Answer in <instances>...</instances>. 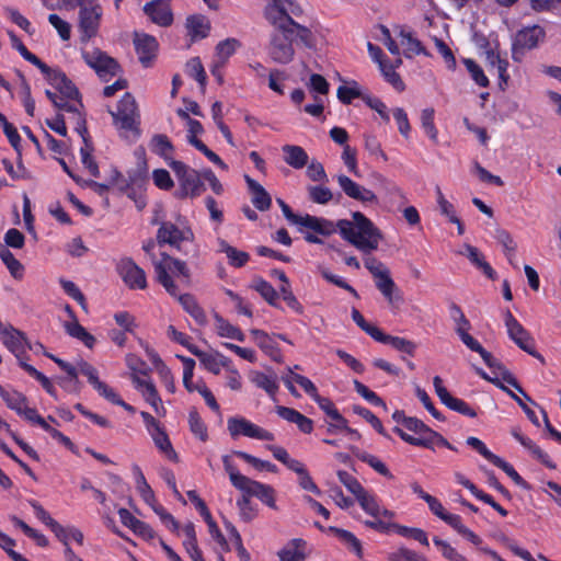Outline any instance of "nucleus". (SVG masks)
<instances>
[{
  "mask_svg": "<svg viewBox=\"0 0 561 561\" xmlns=\"http://www.w3.org/2000/svg\"><path fill=\"white\" fill-rule=\"evenodd\" d=\"M353 220L340 219L336 224L322 217L299 216L295 225L308 228L320 236H331L339 230L341 237L356 249L370 253L382 239L380 230L360 211L352 214Z\"/></svg>",
  "mask_w": 561,
  "mask_h": 561,
  "instance_id": "obj_1",
  "label": "nucleus"
},
{
  "mask_svg": "<svg viewBox=\"0 0 561 561\" xmlns=\"http://www.w3.org/2000/svg\"><path fill=\"white\" fill-rule=\"evenodd\" d=\"M302 12L300 4L294 0H272V4L265 10V15L276 30H282L287 36L296 35L305 47L313 48L316 41L311 30L298 24L289 15L291 13L299 16Z\"/></svg>",
  "mask_w": 561,
  "mask_h": 561,
  "instance_id": "obj_2",
  "label": "nucleus"
},
{
  "mask_svg": "<svg viewBox=\"0 0 561 561\" xmlns=\"http://www.w3.org/2000/svg\"><path fill=\"white\" fill-rule=\"evenodd\" d=\"M110 113L122 136L125 137V133L131 131L136 138L139 137V112L136 100L130 93L126 92L117 104V111Z\"/></svg>",
  "mask_w": 561,
  "mask_h": 561,
  "instance_id": "obj_3",
  "label": "nucleus"
},
{
  "mask_svg": "<svg viewBox=\"0 0 561 561\" xmlns=\"http://www.w3.org/2000/svg\"><path fill=\"white\" fill-rule=\"evenodd\" d=\"M169 165L175 173L179 182L175 197L181 199L186 197L193 198L199 196L205 191L201 174L196 170L178 160H172Z\"/></svg>",
  "mask_w": 561,
  "mask_h": 561,
  "instance_id": "obj_4",
  "label": "nucleus"
},
{
  "mask_svg": "<svg viewBox=\"0 0 561 561\" xmlns=\"http://www.w3.org/2000/svg\"><path fill=\"white\" fill-rule=\"evenodd\" d=\"M79 8V30L81 43H88L96 36L103 15V9L98 0H76Z\"/></svg>",
  "mask_w": 561,
  "mask_h": 561,
  "instance_id": "obj_5",
  "label": "nucleus"
},
{
  "mask_svg": "<svg viewBox=\"0 0 561 561\" xmlns=\"http://www.w3.org/2000/svg\"><path fill=\"white\" fill-rule=\"evenodd\" d=\"M504 321L510 339L524 352L543 363L542 355L536 351L534 339L508 309L504 313Z\"/></svg>",
  "mask_w": 561,
  "mask_h": 561,
  "instance_id": "obj_6",
  "label": "nucleus"
},
{
  "mask_svg": "<svg viewBox=\"0 0 561 561\" xmlns=\"http://www.w3.org/2000/svg\"><path fill=\"white\" fill-rule=\"evenodd\" d=\"M546 37L545 30L539 25L527 26L519 30L513 39L512 57L515 61H520L526 50L534 49Z\"/></svg>",
  "mask_w": 561,
  "mask_h": 561,
  "instance_id": "obj_7",
  "label": "nucleus"
},
{
  "mask_svg": "<svg viewBox=\"0 0 561 561\" xmlns=\"http://www.w3.org/2000/svg\"><path fill=\"white\" fill-rule=\"evenodd\" d=\"M294 41H299V38L296 35L287 36L282 30L274 27L268 47V55L273 61L282 65L289 64L295 56Z\"/></svg>",
  "mask_w": 561,
  "mask_h": 561,
  "instance_id": "obj_8",
  "label": "nucleus"
},
{
  "mask_svg": "<svg viewBox=\"0 0 561 561\" xmlns=\"http://www.w3.org/2000/svg\"><path fill=\"white\" fill-rule=\"evenodd\" d=\"M82 58L96 75L103 80L108 81L110 78L116 76L121 71L118 62L99 48L92 51H83Z\"/></svg>",
  "mask_w": 561,
  "mask_h": 561,
  "instance_id": "obj_9",
  "label": "nucleus"
},
{
  "mask_svg": "<svg viewBox=\"0 0 561 561\" xmlns=\"http://www.w3.org/2000/svg\"><path fill=\"white\" fill-rule=\"evenodd\" d=\"M228 431L232 437L243 435L250 438L261 440H274L275 436L273 433L251 423L244 417H230L228 420Z\"/></svg>",
  "mask_w": 561,
  "mask_h": 561,
  "instance_id": "obj_10",
  "label": "nucleus"
},
{
  "mask_svg": "<svg viewBox=\"0 0 561 561\" xmlns=\"http://www.w3.org/2000/svg\"><path fill=\"white\" fill-rule=\"evenodd\" d=\"M116 271L128 288H147V278L145 271L141 267H139L131 259H122L116 265Z\"/></svg>",
  "mask_w": 561,
  "mask_h": 561,
  "instance_id": "obj_11",
  "label": "nucleus"
},
{
  "mask_svg": "<svg viewBox=\"0 0 561 561\" xmlns=\"http://www.w3.org/2000/svg\"><path fill=\"white\" fill-rule=\"evenodd\" d=\"M193 233L191 230H181L171 221L161 222L157 231V242L160 247L169 244L181 251V242L191 240Z\"/></svg>",
  "mask_w": 561,
  "mask_h": 561,
  "instance_id": "obj_12",
  "label": "nucleus"
},
{
  "mask_svg": "<svg viewBox=\"0 0 561 561\" xmlns=\"http://www.w3.org/2000/svg\"><path fill=\"white\" fill-rule=\"evenodd\" d=\"M433 385L437 397L448 409L469 417L477 416L474 409H472L467 402L449 393V391L444 387L443 379L439 376L434 377Z\"/></svg>",
  "mask_w": 561,
  "mask_h": 561,
  "instance_id": "obj_13",
  "label": "nucleus"
},
{
  "mask_svg": "<svg viewBox=\"0 0 561 561\" xmlns=\"http://www.w3.org/2000/svg\"><path fill=\"white\" fill-rule=\"evenodd\" d=\"M336 181L347 197L358 201L363 204H376L378 202L376 194L371 190L359 185L347 175L339 174L336 175Z\"/></svg>",
  "mask_w": 561,
  "mask_h": 561,
  "instance_id": "obj_14",
  "label": "nucleus"
},
{
  "mask_svg": "<svg viewBox=\"0 0 561 561\" xmlns=\"http://www.w3.org/2000/svg\"><path fill=\"white\" fill-rule=\"evenodd\" d=\"M133 42L139 61L144 67H149L159 48L157 38L146 33L134 32Z\"/></svg>",
  "mask_w": 561,
  "mask_h": 561,
  "instance_id": "obj_15",
  "label": "nucleus"
},
{
  "mask_svg": "<svg viewBox=\"0 0 561 561\" xmlns=\"http://www.w3.org/2000/svg\"><path fill=\"white\" fill-rule=\"evenodd\" d=\"M478 354L482 357L485 365L492 369H495L499 371V374L502 376V379L507 382V385L512 386L514 389H516L526 401L535 404L533 399L524 391L517 379L514 377V375L501 363L499 362L490 352H488L483 346L480 347L479 351H477Z\"/></svg>",
  "mask_w": 561,
  "mask_h": 561,
  "instance_id": "obj_16",
  "label": "nucleus"
},
{
  "mask_svg": "<svg viewBox=\"0 0 561 561\" xmlns=\"http://www.w3.org/2000/svg\"><path fill=\"white\" fill-rule=\"evenodd\" d=\"M171 0H152L144 5V12L150 21L161 27H168L173 23Z\"/></svg>",
  "mask_w": 561,
  "mask_h": 561,
  "instance_id": "obj_17",
  "label": "nucleus"
},
{
  "mask_svg": "<svg viewBox=\"0 0 561 561\" xmlns=\"http://www.w3.org/2000/svg\"><path fill=\"white\" fill-rule=\"evenodd\" d=\"M41 72L45 76L48 83L56 88L65 98L71 100L80 99L79 90L61 70L53 69L48 66V69Z\"/></svg>",
  "mask_w": 561,
  "mask_h": 561,
  "instance_id": "obj_18",
  "label": "nucleus"
},
{
  "mask_svg": "<svg viewBox=\"0 0 561 561\" xmlns=\"http://www.w3.org/2000/svg\"><path fill=\"white\" fill-rule=\"evenodd\" d=\"M0 334L2 336L3 344L16 356L18 359H20V356L24 352L27 343L25 334L22 331L14 329L12 325H4L2 322H0Z\"/></svg>",
  "mask_w": 561,
  "mask_h": 561,
  "instance_id": "obj_19",
  "label": "nucleus"
},
{
  "mask_svg": "<svg viewBox=\"0 0 561 561\" xmlns=\"http://www.w3.org/2000/svg\"><path fill=\"white\" fill-rule=\"evenodd\" d=\"M374 278L377 289L382 294V296L390 305H394L397 302L402 301L400 290L398 289L396 283L391 278L389 270Z\"/></svg>",
  "mask_w": 561,
  "mask_h": 561,
  "instance_id": "obj_20",
  "label": "nucleus"
},
{
  "mask_svg": "<svg viewBox=\"0 0 561 561\" xmlns=\"http://www.w3.org/2000/svg\"><path fill=\"white\" fill-rule=\"evenodd\" d=\"M250 333L253 336L256 345L267 356H270L276 363L283 362L282 352H280L277 343L273 340L272 336H270L266 332L259 330V329H253L250 331Z\"/></svg>",
  "mask_w": 561,
  "mask_h": 561,
  "instance_id": "obj_21",
  "label": "nucleus"
},
{
  "mask_svg": "<svg viewBox=\"0 0 561 561\" xmlns=\"http://www.w3.org/2000/svg\"><path fill=\"white\" fill-rule=\"evenodd\" d=\"M114 173L117 179H122L119 191L126 192L130 187L141 186L145 183L148 176V165L147 162H142L141 165L137 164L135 169L127 172L128 178H125L117 169H114Z\"/></svg>",
  "mask_w": 561,
  "mask_h": 561,
  "instance_id": "obj_22",
  "label": "nucleus"
},
{
  "mask_svg": "<svg viewBox=\"0 0 561 561\" xmlns=\"http://www.w3.org/2000/svg\"><path fill=\"white\" fill-rule=\"evenodd\" d=\"M185 26L192 42L206 38L210 32V22L203 14H193L187 16Z\"/></svg>",
  "mask_w": 561,
  "mask_h": 561,
  "instance_id": "obj_23",
  "label": "nucleus"
},
{
  "mask_svg": "<svg viewBox=\"0 0 561 561\" xmlns=\"http://www.w3.org/2000/svg\"><path fill=\"white\" fill-rule=\"evenodd\" d=\"M45 356L50 358L54 363H56L67 374V377L58 378V383L66 390H70V388L66 383H67V381L72 382L73 390L76 392H79L81 389V386H80V381L78 379V365L73 366L72 364H70L50 353H45Z\"/></svg>",
  "mask_w": 561,
  "mask_h": 561,
  "instance_id": "obj_24",
  "label": "nucleus"
},
{
  "mask_svg": "<svg viewBox=\"0 0 561 561\" xmlns=\"http://www.w3.org/2000/svg\"><path fill=\"white\" fill-rule=\"evenodd\" d=\"M513 437L518 440L526 449L530 451L533 457L539 460L543 466L549 469H556V463L550 459L549 455L545 453L538 445H536L530 438L524 436L518 428L512 430Z\"/></svg>",
  "mask_w": 561,
  "mask_h": 561,
  "instance_id": "obj_25",
  "label": "nucleus"
},
{
  "mask_svg": "<svg viewBox=\"0 0 561 561\" xmlns=\"http://www.w3.org/2000/svg\"><path fill=\"white\" fill-rule=\"evenodd\" d=\"M249 191L252 194V204L261 211L268 210L272 205V198L266 190L249 175H244Z\"/></svg>",
  "mask_w": 561,
  "mask_h": 561,
  "instance_id": "obj_26",
  "label": "nucleus"
},
{
  "mask_svg": "<svg viewBox=\"0 0 561 561\" xmlns=\"http://www.w3.org/2000/svg\"><path fill=\"white\" fill-rule=\"evenodd\" d=\"M307 542L301 538L291 539L283 549L278 551L280 561H305L306 553L304 549Z\"/></svg>",
  "mask_w": 561,
  "mask_h": 561,
  "instance_id": "obj_27",
  "label": "nucleus"
},
{
  "mask_svg": "<svg viewBox=\"0 0 561 561\" xmlns=\"http://www.w3.org/2000/svg\"><path fill=\"white\" fill-rule=\"evenodd\" d=\"M150 436L152 437L156 447L163 453L168 459H170L173 462L179 461V457L176 451L174 450L168 434L160 426H156L153 431L149 432Z\"/></svg>",
  "mask_w": 561,
  "mask_h": 561,
  "instance_id": "obj_28",
  "label": "nucleus"
},
{
  "mask_svg": "<svg viewBox=\"0 0 561 561\" xmlns=\"http://www.w3.org/2000/svg\"><path fill=\"white\" fill-rule=\"evenodd\" d=\"M466 252H460L468 257V260L479 270L483 272V274L494 280L496 278V273L492 268V266L484 260L483 254L478 250V248L465 244Z\"/></svg>",
  "mask_w": 561,
  "mask_h": 561,
  "instance_id": "obj_29",
  "label": "nucleus"
},
{
  "mask_svg": "<svg viewBox=\"0 0 561 561\" xmlns=\"http://www.w3.org/2000/svg\"><path fill=\"white\" fill-rule=\"evenodd\" d=\"M375 341L382 343V344H389L394 350L409 354L411 356L414 355L416 350V344L410 340H407L404 337L400 336H393L390 334H386L380 330L379 334L376 336Z\"/></svg>",
  "mask_w": 561,
  "mask_h": 561,
  "instance_id": "obj_30",
  "label": "nucleus"
},
{
  "mask_svg": "<svg viewBox=\"0 0 561 561\" xmlns=\"http://www.w3.org/2000/svg\"><path fill=\"white\" fill-rule=\"evenodd\" d=\"M283 152L285 162L295 169H302L308 163V154L300 146L285 145Z\"/></svg>",
  "mask_w": 561,
  "mask_h": 561,
  "instance_id": "obj_31",
  "label": "nucleus"
},
{
  "mask_svg": "<svg viewBox=\"0 0 561 561\" xmlns=\"http://www.w3.org/2000/svg\"><path fill=\"white\" fill-rule=\"evenodd\" d=\"M193 355L196 356L199 359V362L204 365V367L214 375H219L221 366H225L226 362L228 360L222 355L209 354L204 351H201L199 348L194 350Z\"/></svg>",
  "mask_w": 561,
  "mask_h": 561,
  "instance_id": "obj_32",
  "label": "nucleus"
},
{
  "mask_svg": "<svg viewBox=\"0 0 561 561\" xmlns=\"http://www.w3.org/2000/svg\"><path fill=\"white\" fill-rule=\"evenodd\" d=\"M219 251L225 253L229 264L237 268L244 266L250 259L249 253L236 249L225 240H219Z\"/></svg>",
  "mask_w": 561,
  "mask_h": 561,
  "instance_id": "obj_33",
  "label": "nucleus"
},
{
  "mask_svg": "<svg viewBox=\"0 0 561 561\" xmlns=\"http://www.w3.org/2000/svg\"><path fill=\"white\" fill-rule=\"evenodd\" d=\"M250 380L260 389L266 391V393L275 400V394L278 390L277 377L275 375L268 376L261 371H253L250 376Z\"/></svg>",
  "mask_w": 561,
  "mask_h": 561,
  "instance_id": "obj_34",
  "label": "nucleus"
},
{
  "mask_svg": "<svg viewBox=\"0 0 561 561\" xmlns=\"http://www.w3.org/2000/svg\"><path fill=\"white\" fill-rule=\"evenodd\" d=\"M247 495L255 496L271 508H276L275 491L271 485L254 481Z\"/></svg>",
  "mask_w": 561,
  "mask_h": 561,
  "instance_id": "obj_35",
  "label": "nucleus"
},
{
  "mask_svg": "<svg viewBox=\"0 0 561 561\" xmlns=\"http://www.w3.org/2000/svg\"><path fill=\"white\" fill-rule=\"evenodd\" d=\"M328 530L334 534L358 558L363 557L362 543L353 533L335 526H330Z\"/></svg>",
  "mask_w": 561,
  "mask_h": 561,
  "instance_id": "obj_36",
  "label": "nucleus"
},
{
  "mask_svg": "<svg viewBox=\"0 0 561 561\" xmlns=\"http://www.w3.org/2000/svg\"><path fill=\"white\" fill-rule=\"evenodd\" d=\"M179 301L184 310L198 323H206V314L191 294L179 295Z\"/></svg>",
  "mask_w": 561,
  "mask_h": 561,
  "instance_id": "obj_37",
  "label": "nucleus"
},
{
  "mask_svg": "<svg viewBox=\"0 0 561 561\" xmlns=\"http://www.w3.org/2000/svg\"><path fill=\"white\" fill-rule=\"evenodd\" d=\"M78 371L88 378V381L93 386L100 396H102L110 388V386L99 379L98 370L88 362L80 359L78 362Z\"/></svg>",
  "mask_w": 561,
  "mask_h": 561,
  "instance_id": "obj_38",
  "label": "nucleus"
},
{
  "mask_svg": "<svg viewBox=\"0 0 561 561\" xmlns=\"http://www.w3.org/2000/svg\"><path fill=\"white\" fill-rule=\"evenodd\" d=\"M8 35L10 37L12 46L21 54V56L25 60L37 67L41 71H45L46 69H48V65L43 62L36 55L31 53L25 47V45L20 41V38L14 34V32L9 31Z\"/></svg>",
  "mask_w": 561,
  "mask_h": 561,
  "instance_id": "obj_39",
  "label": "nucleus"
},
{
  "mask_svg": "<svg viewBox=\"0 0 561 561\" xmlns=\"http://www.w3.org/2000/svg\"><path fill=\"white\" fill-rule=\"evenodd\" d=\"M351 450L355 455L356 458H358L363 462L369 465L379 474H381L388 479L393 478L392 473L389 471L387 466L381 460H379L377 457H375L374 455H370L366 451H362L356 447H351Z\"/></svg>",
  "mask_w": 561,
  "mask_h": 561,
  "instance_id": "obj_40",
  "label": "nucleus"
},
{
  "mask_svg": "<svg viewBox=\"0 0 561 561\" xmlns=\"http://www.w3.org/2000/svg\"><path fill=\"white\" fill-rule=\"evenodd\" d=\"M66 332L79 341H81L88 348H93L95 344V337L83 328L77 319L72 322L65 324Z\"/></svg>",
  "mask_w": 561,
  "mask_h": 561,
  "instance_id": "obj_41",
  "label": "nucleus"
},
{
  "mask_svg": "<svg viewBox=\"0 0 561 561\" xmlns=\"http://www.w3.org/2000/svg\"><path fill=\"white\" fill-rule=\"evenodd\" d=\"M214 318L216 322L217 332L220 336L233 339L239 342L244 341L245 336L239 328L232 325L229 321L224 319L218 313H215Z\"/></svg>",
  "mask_w": 561,
  "mask_h": 561,
  "instance_id": "obj_42",
  "label": "nucleus"
},
{
  "mask_svg": "<svg viewBox=\"0 0 561 561\" xmlns=\"http://www.w3.org/2000/svg\"><path fill=\"white\" fill-rule=\"evenodd\" d=\"M133 472L136 478V484L137 490L141 496V499L147 503L148 505H152L156 502L154 492L151 489V486L148 484L141 469L139 466L134 465L133 466Z\"/></svg>",
  "mask_w": 561,
  "mask_h": 561,
  "instance_id": "obj_43",
  "label": "nucleus"
},
{
  "mask_svg": "<svg viewBox=\"0 0 561 561\" xmlns=\"http://www.w3.org/2000/svg\"><path fill=\"white\" fill-rule=\"evenodd\" d=\"M0 259L8 267L10 274L15 279H21L23 277V265L20 263L18 259H15L14 254L3 244H0Z\"/></svg>",
  "mask_w": 561,
  "mask_h": 561,
  "instance_id": "obj_44",
  "label": "nucleus"
},
{
  "mask_svg": "<svg viewBox=\"0 0 561 561\" xmlns=\"http://www.w3.org/2000/svg\"><path fill=\"white\" fill-rule=\"evenodd\" d=\"M0 397L5 402L7 407L16 413L20 412L21 408L27 404V398L16 391V390H7L4 387L0 385Z\"/></svg>",
  "mask_w": 561,
  "mask_h": 561,
  "instance_id": "obj_45",
  "label": "nucleus"
},
{
  "mask_svg": "<svg viewBox=\"0 0 561 561\" xmlns=\"http://www.w3.org/2000/svg\"><path fill=\"white\" fill-rule=\"evenodd\" d=\"M154 272L157 275V280L164 287V289L171 296H178L179 287L169 275L167 266L163 264V262H154Z\"/></svg>",
  "mask_w": 561,
  "mask_h": 561,
  "instance_id": "obj_46",
  "label": "nucleus"
},
{
  "mask_svg": "<svg viewBox=\"0 0 561 561\" xmlns=\"http://www.w3.org/2000/svg\"><path fill=\"white\" fill-rule=\"evenodd\" d=\"M150 148L154 153L165 160H168L169 153L174 151V146L163 134H157L151 138Z\"/></svg>",
  "mask_w": 561,
  "mask_h": 561,
  "instance_id": "obj_47",
  "label": "nucleus"
},
{
  "mask_svg": "<svg viewBox=\"0 0 561 561\" xmlns=\"http://www.w3.org/2000/svg\"><path fill=\"white\" fill-rule=\"evenodd\" d=\"M186 72L190 77L194 78L199 83L202 90L204 91L207 76L199 57L191 58L186 62Z\"/></svg>",
  "mask_w": 561,
  "mask_h": 561,
  "instance_id": "obj_48",
  "label": "nucleus"
},
{
  "mask_svg": "<svg viewBox=\"0 0 561 561\" xmlns=\"http://www.w3.org/2000/svg\"><path fill=\"white\" fill-rule=\"evenodd\" d=\"M352 410L355 414L365 419L380 435L387 438L390 437L382 426L381 421L371 411L358 404L353 405Z\"/></svg>",
  "mask_w": 561,
  "mask_h": 561,
  "instance_id": "obj_49",
  "label": "nucleus"
},
{
  "mask_svg": "<svg viewBox=\"0 0 561 561\" xmlns=\"http://www.w3.org/2000/svg\"><path fill=\"white\" fill-rule=\"evenodd\" d=\"M434 545L440 550L442 556L448 561H469L462 553H460L448 541L438 537L433 538Z\"/></svg>",
  "mask_w": 561,
  "mask_h": 561,
  "instance_id": "obj_50",
  "label": "nucleus"
},
{
  "mask_svg": "<svg viewBox=\"0 0 561 561\" xmlns=\"http://www.w3.org/2000/svg\"><path fill=\"white\" fill-rule=\"evenodd\" d=\"M494 237L497 240V242L502 244L508 262L511 264H513L512 256H513L514 252L516 251L517 245H516V242L514 241L512 234L505 229L497 228L495 230Z\"/></svg>",
  "mask_w": 561,
  "mask_h": 561,
  "instance_id": "obj_51",
  "label": "nucleus"
},
{
  "mask_svg": "<svg viewBox=\"0 0 561 561\" xmlns=\"http://www.w3.org/2000/svg\"><path fill=\"white\" fill-rule=\"evenodd\" d=\"M434 114L435 111L433 107L424 108L421 113V124L430 139L437 144L438 131L434 124Z\"/></svg>",
  "mask_w": 561,
  "mask_h": 561,
  "instance_id": "obj_52",
  "label": "nucleus"
},
{
  "mask_svg": "<svg viewBox=\"0 0 561 561\" xmlns=\"http://www.w3.org/2000/svg\"><path fill=\"white\" fill-rule=\"evenodd\" d=\"M383 78L387 82H389L396 90L403 91L405 85L400 77V75L396 71L394 66L387 60L381 64L379 67Z\"/></svg>",
  "mask_w": 561,
  "mask_h": 561,
  "instance_id": "obj_53",
  "label": "nucleus"
},
{
  "mask_svg": "<svg viewBox=\"0 0 561 561\" xmlns=\"http://www.w3.org/2000/svg\"><path fill=\"white\" fill-rule=\"evenodd\" d=\"M188 424L191 432L197 436L202 442L208 438L207 427L199 416L196 409H192L188 413Z\"/></svg>",
  "mask_w": 561,
  "mask_h": 561,
  "instance_id": "obj_54",
  "label": "nucleus"
},
{
  "mask_svg": "<svg viewBox=\"0 0 561 561\" xmlns=\"http://www.w3.org/2000/svg\"><path fill=\"white\" fill-rule=\"evenodd\" d=\"M240 43L236 38H227L221 41L216 46V55L220 62L226 64L230 56H232Z\"/></svg>",
  "mask_w": 561,
  "mask_h": 561,
  "instance_id": "obj_55",
  "label": "nucleus"
},
{
  "mask_svg": "<svg viewBox=\"0 0 561 561\" xmlns=\"http://www.w3.org/2000/svg\"><path fill=\"white\" fill-rule=\"evenodd\" d=\"M253 288L265 299L268 305L277 307L276 300L278 298V294L268 282L264 280L263 278H259L255 282Z\"/></svg>",
  "mask_w": 561,
  "mask_h": 561,
  "instance_id": "obj_56",
  "label": "nucleus"
},
{
  "mask_svg": "<svg viewBox=\"0 0 561 561\" xmlns=\"http://www.w3.org/2000/svg\"><path fill=\"white\" fill-rule=\"evenodd\" d=\"M492 463L502 469L517 485L526 490L530 489V485L518 474L514 467L501 457L497 456Z\"/></svg>",
  "mask_w": 561,
  "mask_h": 561,
  "instance_id": "obj_57",
  "label": "nucleus"
},
{
  "mask_svg": "<svg viewBox=\"0 0 561 561\" xmlns=\"http://www.w3.org/2000/svg\"><path fill=\"white\" fill-rule=\"evenodd\" d=\"M463 64L470 73L472 80L480 87H489V79L484 75L483 69L472 59H463Z\"/></svg>",
  "mask_w": 561,
  "mask_h": 561,
  "instance_id": "obj_58",
  "label": "nucleus"
},
{
  "mask_svg": "<svg viewBox=\"0 0 561 561\" xmlns=\"http://www.w3.org/2000/svg\"><path fill=\"white\" fill-rule=\"evenodd\" d=\"M59 284L65 293L76 300L84 311L88 310L85 297L73 282L61 278Z\"/></svg>",
  "mask_w": 561,
  "mask_h": 561,
  "instance_id": "obj_59",
  "label": "nucleus"
},
{
  "mask_svg": "<svg viewBox=\"0 0 561 561\" xmlns=\"http://www.w3.org/2000/svg\"><path fill=\"white\" fill-rule=\"evenodd\" d=\"M353 385H354L356 392L359 396H362L366 401H368L369 403H371L376 407H381L383 409L387 408L385 401L379 396H377L374 391H371L368 387H366L364 383H362L360 381L355 379L353 381Z\"/></svg>",
  "mask_w": 561,
  "mask_h": 561,
  "instance_id": "obj_60",
  "label": "nucleus"
},
{
  "mask_svg": "<svg viewBox=\"0 0 561 561\" xmlns=\"http://www.w3.org/2000/svg\"><path fill=\"white\" fill-rule=\"evenodd\" d=\"M364 95L355 81L352 82V85H340L337 88V98L343 104H351L354 99H362Z\"/></svg>",
  "mask_w": 561,
  "mask_h": 561,
  "instance_id": "obj_61",
  "label": "nucleus"
},
{
  "mask_svg": "<svg viewBox=\"0 0 561 561\" xmlns=\"http://www.w3.org/2000/svg\"><path fill=\"white\" fill-rule=\"evenodd\" d=\"M356 500L358 501L362 508L374 517L380 515V507L374 495L369 494L366 490L360 493Z\"/></svg>",
  "mask_w": 561,
  "mask_h": 561,
  "instance_id": "obj_62",
  "label": "nucleus"
},
{
  "mask_svg": "<svg viewBox=\"0 0 561 561\" xmlns=\"http://www.w3.org/2000/svg\"><path fill=\"white\" fill-rule=\"evenodd\" d=\"M309 198L317 204H328L333 198V193L329 187L317 185L308 187Z\"/></svg>",
  "mask_w": 561,
  "mask_h": 561,
  "instance_id": "obj_63",
  "label": "nucleus"
},
{
  "mask_svg": "<svg viewBox=\"0 0 561 561\" xmlns=\"http://www.w3.org/2000/svg\"><path fill=\"white\" fill-rule=\"evenodd\" d=\"M390 561H428L424 556L408 548H399L390 554Z\"/></svg>",
  "mask_w": 561,
  "mask_h": 561,
  "instance_id": "obj_64",
  "label": "nucleus"
}]
</instances>
